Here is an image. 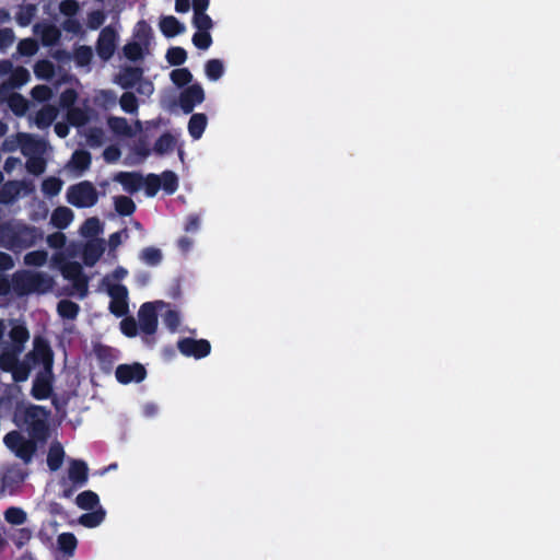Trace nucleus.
Here are the masks:
<instances>
[{
	"mask_svg": "<svg viewBox=\"0 0 560 560\" xmlns=\"http://www.w3.org/2000/svg\"><path fill=\"white\" fill-rule=\"evenodd\" d=\"M44 237L43 231L34 225L24 223H2L1 244L12 252H21L40 242Z\"/></svg>",
	"mask_w": 560,
	"mask_h": 560,
	"instance_id": "nucleus-1",
	"label": "nucleus"
},
{
	"mask_svg": "<svg viewBox=\"0 0 560 560\" xmlns=\"http://www.w3.org/2000/svg\"><path fill=\"white\" fill-rule=\"evenodd\" d=\"M54 284V279L40 271L21 270L12 276V289L19 296L48 293Z\"/></svg>",
	"mask_w": 560,
	"mask_h": 560,
	"instance_id": "nucleus-2",
	"label": "nucleus"
},
{
	"mask_svg": "<svg viewBox=\"0 0 560 560\" xmlns=\"http://www.w3.org/2000/svg\"><path fill=\"white\" fill-rule=\"evenodd\" d=\"M49 411L38 405H30L22 411L16 412V417H21L23 423L26 425L30 436L44 442L48 438L47 419Z\"/></svg>",
	"mask_w": 560,
	"mask_h": 560,
	"instance_id": "nucleus-3",
	"label": "nucleus"
},
{
	"mask_svg": "<svg viewBox=\"0 0 560 560\" xmlns=\"http://www.w3.org/2000/svg\"><path fill=\"white\" fill-rule=\"evenodd\" d=\"M33 438L26 439L19 431H11L5 434L3 442L5 446L14 453V455L22 459L24 464H30L37 451V442Z\"/></svg>",
	"mask_w": 560,
	"mask_h": 560,
	"instance_id": "nucleus-4",
	"label": "nucleus"
},
{
	"mask_svg": "<svg viewBox=\"0 0 560 560\" xmlns=\"http://www.w3.org/2000/svg\"><path fill=\"white\" fill-rule=\"evenodd\" d=\"M67 201L75 208H91L98 201V192L89 180L71 185L67 191Z\"/></svg>",
	"mask_w": 560,
	"mask_h": 560,
	"instance_id": "nucleus-5",
	"label": "nucleus"
},
{
	"mask_svg": "<svg viewBox=\"0 0 560 560\" xmlns=\"http://www.w3.org/2000/svg\"><path fill=\"white\" fill-rule=\"evenodd\" d=\"M139 328L145 335L142 339L149 346L153 347L155 338L153 335L158 329V313L154 303H143L138 312Z\"/></svg>",
	"mask_w": 560,
	"mask_h": 560,
	"instance_id": "nucleus-6",
	"label": "nucleus"
},
{
	"mask_svg": "<svg viewBox=\"0 0 560 560\" xmlns=\"http://www.w3.org/2000/svg\"><path fill=\"white\" fill-rule=\"evenodd\" d=\"M177 349L183 355L199 360L210 354L211 345L207 339L184 337L177 341Z\"/></svg>",
	"mask_w": 560,
	"mask_h": 560,
	"instance_id": "nucleus-7",
	"label": "nucleus"
},
{
	"mask_svg": "<svg viewBox=\"0 0 560 560\" xmlns=\"http://www.w3.org/2000/svg\"><path fill=\"white\" fill-rule=\"evenodd\" d=\"M107 293L110 296L109 311L116 317H122L129 312L128 289L124 284H108Z\"/></svg>",
	"mask_w": 560,
	"mask_h": 560,
	"instance_id": "nucleus-8",
	"label": "nucleus"
},
{
	"mask_svg": "<svg viewBox=\"0 0 560 560\" xmlns=\"http://www.w3.org/2000/svg\"><path fill=\"white\" fill-rule=\"evenodd\" d=\"M27 358H31L34 363H42L44 366L43 371L52 372L54 352L46 339L36 337L34 339V348L27 354Z\"/></svg>",
	"mask_w": 560,
	"mask_h": 560,
	"instance_id": "nucleus-9",
	"label": "nucleus"
},
{
	"mask_svg": "<svg viewBox=\"0 0 560 560\" xmlns=\"http://www.w3.org/2000/svg\"><path fill=\"white\" fill-rule=\"evenodd\" d=\"M205 101V91L199 83L188 85L184 89L178 98L179 107L184 114L192 113L195 106Z\"/></svg>",
	"mask_w": 560,
	"mask_h": 560,
	"instance_id": "nucleus-10",
	"label": "nucleus"
},
{
	"mask_svg": "<svg viewBox=\"0 0 560 560\" xmlns=\"http://www.w3.org/2000/svg\"><path fill=\"white\" fill-rule=\"evenodd\" d=\"M116 39L117 33L112 26H105L101 31L96 42V52L102 60L107 61L113 57L116 49Z\"/></svg>",
	"mask_w": 560,
	"mask_h": 560,
	"instance_id": "nucleus-11",
	"label": "nucleus"
},
{
	"mask_svg": "<svg viewBox=\"0 0 560 560\" xmlns=\"http://www.w3.org/2000/svg\"><path fill=\"white\" fill-rule=\"evenodd\" d=\"M116 380L124 385L129 383H140L147 377L145 368L138 362L132 364H119L115 371Z\"/></svg>",
	"mask_w": 560,
	"mask_h": 560,
	"instance_id": "nucleus-12",
	"label": "nucleus"
},
{
	"mask_svg": "<svg viewBox=\"0 0 560 560\" xmlns=\"http://www.w3.org/2000/svg\"><path fill=\"white\" fill-rule=\"evenodd\" d=\"M54 374L47 371H40L37 373L33 381L31 395L37 400H44L52 395L54 390Z\"/></svg>",
	"mask_w": 560,
	"mask_h": 560,
	"instance_id": "nucleus-13",
	"label": "nucleus"
},
{
	"mask_svg": "<svg viewBox=\"0 0 560 560\" xmlns=\"http://www.w3.org/2000/svg\"><path fill=\"white\" fill-rule=\"evenodd\" d=\"M65 279L72 281L78 291L86 293L88 278L83 273V268L78 261H68L61 268Z\"/></svg>",
	"mask_w": 560,
	"mask_h": 560,
	"instance_id": "nucleus-14",
	"label": "nucleus"
},
{
	"mask_svg": "<svg viewBox=\"0 0 560 560\" xmlns=\"http://www.w3.org/2000/svg\"><path fill=\"white\" fill-rule=\"evenodd\" d=\"M68 477L74 487L85 486L89 478V467L84 460L72 459L68 469Z\"/></svg>",
	"mask_w": 560,
	"mask_h": 560,
	"instance_id": "nucleus-15",
	"label": "nucleus"
},
{
	"mask_svg": "<svg viewBox=\"0 0 560 560\" xmlns=\"http://www.w3.org/2000/svg\"><path fill=\"white\" fill-rule=\"evenodd\" d=\"M18 140L21 145V151L24 155H40L45 151V141L36 139L32 135L19 133Z\"/></svg>",
	"mask_w": 560,
	"mask_h": 560,
	"instance_id": "nucleus-16",
	"label": "nucleus"
},
{
	"mask_svg": "<svg viewBox=\"0 0 560 560\" xmlns=\"http://www.w3.org/2000/svg\"><path fill=\"white\" fill-rule=\"evenodd\" d=\"M114 180L121 184L129 194L137 192L143 185V176L137 172H119L115 175Z\"/></svg>",
	"mask_w": 560,
	"mask_h": 560,
	"instance_id": "nucleus-17",
	"label": "nucleus"
},
{
	"mask_svg": "<svg viewBox=\"0 0 560 560\" xmlns=\"http://www.w3.org/2000/svg\"><path fill=\"white\" fill-rule=\"evenodd\" d=\"M160 30L166 38H173L185 32V25L174 15H165L160 19Z\"/></svg>",
	"mask_w": 560,
	"mask_h": 560,
	"instance_id": "nucleus-18",
	"label": "nucleus"
},
{
	"mask_svg": "<svg viewBox=\"0 0 560 560\" xmlns=\"http://www.w3.org/2000/svg\"><path fill=\"white\" fill-rule=\"evenodd\" d=\"M94 354L98 361L100 368L105 372H110L116 360L114 349L109 346L98 343L94 346Z\"/></svg>",
	"mask_w": 560,
	"mask_h": 560,
	"instance_id": "nucleus-19",
	"label": "nucleus"
},
{
	"mask_svg": "<svg viewBox=\"0 0 560 560\" xmlns=\"http://www.w3.org/2000/svg\"><path fill=\"white\" fill-rule=\"evenodd\" d=\"M105 250L102 240L89 242L83 248V262L88 267H93L102 257Z\"/></svg>",
	"mask_w": 560,
	"mask_h": 560,
	"instance_id": "nucleus-20",
	"label": "nucleus"
},
{
	"mask_svg": "<svg viewBox=\"0 0 560 560\" xmlns=\"http://www.w3.org/2000/svg\"><path fill=\"white\" fill-rule=\"evenodd\" d=\"M23 184L19 180H9L0 187V203L11 205L21 194Z\"/></svg>",
	"mask_w": 560,
	"mask_h": 560,
	"instance_id": "nucleus-21",
	"label": "nucleus"
},
{
	"mask_svg": "<svg viewBox=\"0 0 560 560\" xmlns=\"http://www.w3.org/2000/svg\"><path fill=\"white\" fill-rule=\"evenodd\" d=\"M9 337L12 342V349L22 352L24 345L30 339V331L24 324H16L9 331Z\"/></svg>",
	"mask_w": 560,
	"mask_h": 560,
	"instance_id": "nucleus-22",
	"label": "nucleus"
},
{
	"mask_svg": "<svg viewBox=\"0 0 560 560\" xmlns=\"http://www.w3.org/2000/svg\"><path fill=\"white\" fill-rule=\"evenodd\" d=\"M209 5H194L192 25L197 31L209 32L213 27L212 19L206 13Z\"/></svg>",
	"mask_w": 560,
	"mask_h": 560,
	"instance_id": "nucleus-23",
	"label": "nucleus"
},
{
	"mask_svg": "<svg viewBox=\"0 0 560 560\" xmlns=\"http://www.w3.org/2000/svg\"><path fill=\"white\" fill-rule=\"evenodd\" d=\"M143 71L139 67H127L122 70L118 78V83L122 89H132L141 81Z\"/></svg>",
	"mask_w": 560,
	"mask_h": 560,
	"instance_id": "nucleus-24",
	"label": "nucleus"
},
{
	"mask_svg": "<svg viewBox=\"0 0 560 560\" xmlns=\"http://www.w3.org/2000/svg\"><path fill=\"white\" fill-rule=\"evenodd\" d=\"M73 211L68 207H57L50 218V222L59 230L67 229L73 220Z\"/></svg>",
	"mask_w": 560,
	"mask_h": 560,
	"instance_id": "nucleus-25",
	"label": "nucleus"
},
{
	"mask_svg": "<svg viewBox=\"0 0 560 560\" xmlns=\"http://www.w3.org/2000/svg\"><path fill=\"white\" fill-rule=\"evenodd\" d=\"M57 547L65 557L70 558L77 550L78 539L73 533H61L57 537Z\"/></svg>",
	"mask_w": 560,
	"mask_h": 560,
	"instance_id": "nucleus-26",
	"label": "nucleus"
},
{
	"mask_svg": "<svg viewBox=\"0 0 560 560\" xmlns=\"http://www.w3.org/2000/svg\"><path fill=\"white\" fill-rule=\"evenodd\" d=\"M208 124V118L206 114L196 113L190 116L188 121V132L190 137L195 140H198L203 135L206 127Z\"/></svg>",
	"mask_w": 560,
	"mask_h": 560,
	"instance_id": "nucleus-27",
	"label": "nucleus"
},
{
	"mask_svg": "<svg viewBox=\"0 0 560 560\" xmlns=\"http://www.w3.org/2000/svg\"><path fill=\"white\" fill-rule=\"evenodd\" d=\"M133 37L136 38L135 42L140 43L148 50L153 37L150 24L144 20L139 21L135 26Z\"/></svg>",
	"mask_w": 560,
	"mask_h": 560,
	"instance_id": "nucleus-28",
	"label": "nucleus"
},
{
	"mask_svg": "<svg viewBox=\"0 0 560 560\" xmlns=\"http://www.w3.org/2000/svg\"><path fill=\"white\" fill-rule=\"evenodd\" d=\"M92 163V155L86 150H75L71 156V166L79 174L88 171Z\"/></svg>",
	"mask_w": 560,
	"mask_h": 560,
	"instance_id": "nucleus-29",
	"label": "nucleus"
},
{
	"mask_svg": "<svg viewBox=\"0 0 560 560\" xmlns=\"http://www.w3.org/2000/svg\"><path fill=\"white\" fill-rule=\"evenodd\" d=\"M58 110L51 105L40 108L35 115V124L38 128H48L57 118Z\"/></svg>",
	"mask_w": 560,
	"mask_h": 560,
	"instance_id": "nucleus-30",
	"label": "nucleus"
},
{
	"mask_svg": "<svg viewBox=\"0 0 560 560\" xmlns=\"http://www.w3.org/2000/svg\"><path fill=\"white\" fill-rule=\"evenodd\" d=\"M109 129L117 136L131 137L133 131L128 120L124 117L112 116L107 119Z\"/></svg>",
	"mask_w": 560,
	"mask_h": 560,
	"instance_id": "nucleus-31",
	"label": "nucleus"
},
{
	"mask_svg": "<svg viewBox=\"0 0 560 560\" xmlns=\"http://www.w3.org/2000/svg\"><path fill=\"white\" fill-rule=\"evenodd\" d=\"M65 451L60 443H54L47 454V465L51 471L58 470L63 462Z\"/></svg>",
	"mask_w": 560,
	"mask_h": 560,
	"instance_id": "nucleus-32",
	"label": "nucleus"
},
{
	"mask_svg": "<svg viewBox=\"0 0 560 560\" xmlns=\"http://www.w3.org/2000/svg\"><path fill=\"white\" fill-rule=\"evenodd\" d=\"M36 12V4H22L20 5L19 11L15 14V21L22 27L28 26L32 23L33 19L35 18Z\"/></svg>",
	"mask_w": 560,
	"mask_h": 560,
	"instance_id": "nucleus-33",
	"label": "nucleus"
},
{
	"mask_svg": "<svg viewBox=\"0 0 560 560\" xmlns=\"http://www.w3.org/2000/svg\"><path fill=\"white\" fill-rule=\"evenodd\" d=\"M31 79L28 70L22 66L15 67L9 77L8 84L12 89H20Z\"/></svg>",
	"mask_w": 560,
	"mask_h": 560,
	"instance_id": "nucleus-34",
	"label": "nucleus"
},
{
	"mask_svg": "<svg viewBox=\"0 0 560 560\" xmlns=\"http://www.w3.org/2000/svg\"><path fill=\"white\" fill-rule=\"evenodd\" d=\"M175 143V138L170 132H164L156 139L153 151L159 155L170 153L174 150Z\"/></svg>",
	"mask_w": 560,
	"mask_h": 560,
	"instance_id": "nucleus-35",
	"label": "nucleus"
},
{
	"mask_svg": "<svg viewBox=\"0 0 560 560\" xmlns=\"http://www.w3.org/2000/svg\"><path fill=\"white\" fill-rule=\"evenodd\" d=\"M57 312L62 318L74 319L80 312V306L75 302L65 299L58 302Z\"/></svg>",
	"mask_w": 560,
	"mask_h": 560,
	"instance_id": "nucleus-36",
	"label": "nucleus"
},
{
	"mask_svg": "<svg viewBox=\"0 0 560 560\" xmlns=\"http://www.w3.org/2000/svg\"><path fill=\"white\" fill-rule=\"evenodd\" d=\"M34 73L39 80H50L55 75V66L48 59H42L34 65Z\"/></svg>",
	"mask_w": 560,
	"mask_h": 560,
	"instance_id": "nucleus-37",
	"label": "nucleus"
},
{
	"mask_svg": "<svg viewBox=\"0 0 560 560\" xmlns=\"http://www.w3.org/2000/svg\"><path fill=\"white\" fill-rule=\"evenodd\" d=\"M115 210L122 217H129L136 211V203L130 197L117 196L114 198Z\"/></svg>",
	"mask_w": 560,
	"mask_h": 560,
	"instance_id": "nucleus-38",
	"label": "nucleus"
},
{
	"mask_svg": "<svg viewBox=\"0 0 560 560\" xmlns=\"http://www.w3.org/2000/svg\"><path fill=\"white\" fill-rule=\"evenodd\" d=\"M75 503L82 510H93L98 505L100 499L94 491L86 490L78 494Z\"/></svg>",
	"mask_w": 560,
	"mask_h": 560,
	"instance_id": "nucleus-39",
	"label": "nucleus"
},
{
	"mask_svg": "<svg viewBox=\"0 0 560 560\" xmlns=\"http://www.w3.org/2000/svg\"><path fill=\"white\" fill-rule=\"evenodd\" d=\"M105 518V511L100 508L98 510L84 513L80 516L79 522L81 525L88 528H94L98 526Z\"/></svg>",
	"mask_w": 560,
	"mask_h": 560,
	"instance_id": "nucleus-40",
	"label": "nucleus"
},
{
	"mask_svg": "<svg viewBox=\"0 0 560 560\" xmlns=\"http://www.w3.org/2000/svg\"><path fill=\"white\" fill-rule=\"evenodd\" d=\"M21 352H18L14 349L11 350H4L0 353V369L3 372L10 373L14 368L16 366L19 360V354Z\"/></svg>",
	"mask_w": 560,
	"mask_h": 560,
	"instance_id": "nucleus-41",
	"label": "nucleus"
},
{
	"mask_svg": "<svg viewBox=\"0 0 560 560\" xmlns=\"http://www.w3.org/2000/svg\"><path fill=\"white\" fill-rule=\"evenodd\" d=\"M161 188L167 195H173L178 189V177L173 171H164L161 176Z\"/></svg>",
	"mask_w": 560,
	"mask_h": 560,
	"instance_id": "nucleus-42",
	"label": "nucleus"
},
{
	"mask_svg": "<svg viewBox=\"0 0 560 560\" xmlns=\"http://www.w3.org/2000/svg\"><path fill=\"white\" fill-rule=\"evenodd\" d=\"M102 231L103 226L100 219L96 217L88 218L80 229V232L84 237H95L102 233Z\"/></svg>",
	"mask_w": 560,
	"mask_h": 560,
	"instance_id": "nucleus-43",
	"label": "nucleus"
},
{
	"mask_svg": "<svg viewBox=\"0 0 560 560\" xmlns=\"http://www.w3.org/2000/svg\"><path fill=\"white\" fill-rule=\"evenodd\" d=\"M165 58L171 66L179 67L187 60V51L180 46L170 47Z\"/></svg>",
	"mask_w": 560,
	"mask_h": 560,
	"instance_id": "nucleus-44",
	"label": "nucleus"
},
{
	"mask_svg": "<svg viewBox=\"0 0 560 560\" xmlns=\"http://www.w3.org/2000/svg\"><path fill=\"white\" fill-rule=\"evenodd\" d=\"M4 520L11 525H22L27 520L26 512L18 506H10L4 511Z\"/></svg>",
	"mask_w": 560,
	"mask_h": 560,
	"instance_id": "nucleus-45",
	"label": "nucleus"
},
{
	"mask_svg": "<svg viewBox=\"0 0 560 560\" xmlns=\"http://www.w3.org/2000/svg\"><path fill=\"white\" fill-rule=\"evenodd\" d=\"M206 75L211 81L219 80L224 73V66L220 59H210L205 65Z\"/></svg>",
	"mask_w": 560,
	"mask_h": 560,
	"instance_id": "nucleus-46",
	"label": "nucleus"
},
{
	"mask_svg": "<svg viewBox=\"0 0 560 560\" xmlns=\"http://www.w3.org/2000/svg\"><path fill=\"white\" fill-rule=\"evenodd\" d=\"M170 78L178 88H184L192 81V74L188 68H177L172 70Z\"/></svg>",
	"mask_w": 560,
	"mask_h": 560,
	"instance_id": "nucleus-47",
	"label": "nucleus"
},
{
	"mask_svg": "<svg viewBox=\"0 0 560 560\" xmlns=\"http://www.w3.org/2000/svg\"><path fill=\"white\" fill-rule=\"evenodd\" d=\"M8 105L16 116H23L28 107L26 98L19 93H13L9 97Z\"/></svg>",
	"mask_w": 560,
	"mask_h": 560,
	"instance_id": "nucleus-48",
	"label": "nucleus"
},
{
	"mask_svg": "<svg viewBox=\"0 0 560 560\" xmlns=\"http://www.w3.org/2000/svg\"><path fill=\"white\" fill-rule=\"evenodd\" d=\"M25 167L32 175H42L46 170V160L42 156V154L31 155L25 163Z\"/></svg>",
	"mask_w": 560,
	"mask_h": 560,
	"instance_id": "nucleus-49",
	"label": "nucleus"
},
{
	"mask_svg": "<svg viewBox=\"0 0 560 560\" xmlns=\"http://www.w3.org/2000/svg\"><path fill=\"white\" fill-rule=\"evenodd\" d=\"M124 55L130 61H138L144 56V46L137 42L127 43L124 48Z\"/></svg>",
	"mask_w": 560,
	"mask_h": 560,
	"instance_id": "nucleus-50",
	"label": "nucleus"
},
{
	"mask_svg": "<svg viewBox=\"0 0 560 560\" xmlns=\"http://www.w3.org/2000/svg\"><path fill=\"white\" fill-rule=\"evenodd\" d=\"M144 192L148 197H154L159 190L161 189V178L156 174H148L145 177H143V185Z\"/></svg>",
	"mask_w": 560,
	"mask_h": 560,
	"instance_id": "nucleus-51",
	"label": "nucleus"
},
{
	"mask_svg": "<svg viewBox=\"0 0 560 560\" xmlns=\"http://www.w3.org/2000/svg\"><path fill=\"white\" fill-rule=\"evenodd\" d=\"M61 188L62 180L55 176L47 177L42 183V191L48 197L57 196Z\"/></svg>",
	"mask_w": 560,
	"mask_h": 560,
	"instance_id": "nucleus-52",
	"label": "nucleus"
},
{
	"mask_svg": "<svg viewBox=\"0 0 560 560\" xmlns=\"http://www.w3.org/2000/svg\"><path fill=\"white\" fill-rule=\"evenodd\" d=\"M74 61L80 67L89 66L93 58V51L90 46L82 45L75 48L73 54Z\"/></svg>",
	"mask_w": 560,
	"mask_h": 560,
	"instance_id": "nucleus-53",
	"label": "nucleus"
},
{
	"mask_svg": "<svg viewBox=\"0 0 560 560\" xmlns=\"http://www.w3.org/2000/svg\"><path fill=\"white\" fill-rule=\"evenodd\" d=\"M120 107L128 114H136L138 112V98L132 92H125L119 100Z\"/></svg>",
	"mask_w": 560,
	"mask_h": 560,
	"instance_id": "nucleus-54",
	"label": "nucleus"
},
{
	"mask_svg": "<svg viewBox=\"0 0 560 560\" xmlns=\"http://www.w3.org/2000/svg\"><path fill=\"white\" fill-rule=\"evenodd\" d=\"M61 33L55 25H45L42 31V43L45 46H51L58 43Z\"/></svg>",
	"mask_w": 560,
	"mask_h": 560,
	"instance_id": "nucleus-55",
	"label": "nucleus"
},
{
	"mask_svg": "<svg viewBox=\"0 0 560 560\" xmlns=\"http://www.w3.org/2000/svg\"><path fill=\"white\" fill-rule=\"evenodd\" d=\"M140 258L149 266H156L162 261V253L155 247H145L141 250Z\"/></svg>",
	"mask_w": 560,
	"mask_h": 560,
	"instance_id": "nucleus-56",
	"label": "nucleus"
},
{
	"mask_svg": "<svg viewBox=\"0 0 560 560\" xmlns=\"http://www.w3.org/2000/svg\"><path fill=\"white\" fill-rule=\"evenodd\" d=\"M48 254L45 250H33L24 256V264L26 266L42 267L46 264Z\"/></svg>",
	"mask_w": 560,
	"mask_h": 560,
	"instance_id": "nucleus-57",
	"label": "nucleus"
},
{
	"mask_svg": "<svg viewBox=\"0 0 560 560\" xmlns=\"http://www.w3.org/2000/svg\"><path fill=\"white\" fill-rule=\"evenodd\" d=\"M31 365L26 361H19L14 370L10 373L12 374V378L15 383L25 382L31 373Z\"/></svg>",
	"mask_w": 560,
	"mask_h": 560,
	"instance_id": "nucleus-58",
	"label": "nucleus"
},
{
	"mask_svg": "<svg viewBox=\"0 0 560 560\" xmlns=\"http://www.w3.org/2000/svg\"><path fill=\"white\" fill-rule=\"evenodd\" d=\"M38 50V43L34 38L21 39L18 44V52L21 56L31 57Z\"/></svg>",
	"mask_w": 560,
	"mask_h": 560,
	"instance_id": "nucleus-59",
	"label": "nucleus"
},
{
	"mask_svg": "<svg viewBox=\"0 0 560 560\" xmlns=\"http://www.w3.org/2000/svg\"><path fill=\"white\" fill-rule=\"evenodd\" d=\"M78 100V93L74 89L68 88L63 90L59 96V105L63 109L75 107L74 104Z\"/></svg>",
	"mask_w": 560,
	"mask_h": 560,
	"instance_id": "nucleus-60",
	"label": "nucleus"
},
{
	"mask_svg": "<svg viewBox=\"0 0 560 560\" xmlns=\"http://www.w3.org/2000/svg\"><path fill=\"white\" fill-rule=\"evenodd\" d=\"M67 120L72 126H82L88 121V116L80 107H72L67 110Z\"/></svg>",
	"mask_w": 560,
	"mask_h": 560,
	"instance_id": "nucleus-61",
	"label": "nucleus"
},
{
	"mask_svg": "<svg viewBox=\"0 0 560 560\" xmlns=\"http://www.w3.org/2000/svg\"><path fill=\"white\" fill-rule=\"evenodd\" d=\"M120 330L125 336L132 338L138 335V331L140 330V328H139V324L136 322V319L133 317L129 316V317H125L120 322Z\"/></svg>",
	"mask_w": 560,
	"mask_h": 560,
	"instance_id": "nucleus-62",
	"label": "nucleus"
},
{
	"mask_svg": "<svg viewBox=\"0 0 560 560\" xmlns=\"http://www.w3.org/2000/svg\"><path fill=\"white\" fill-rule=\"evenodd\" d=\"M192 44L201 50L208 49L212 45V36L210 32L197 31L192 35Z\"/></svg>",
	"mask_w": 560,
	"mask_h": 560,
	"instance_id": "nucleus-63",
	"label": "nucleus"
},
{
	"mask_svg": "<svg viewBox=\"0 0 560 560\" xmlns=\"http://www.w3.org/2000/svg\"><path fill=\"white\" fill-rule=\"evenodd\" d=\"M106 13L102 10H94L88 14V27L90 30H98L106 21Z\"/></svg>",
	"mask_w": 560,
	"mask_h": 560,
	"instance_id": "nucleus-64",
	"label": "nucleus"
}]
</instances>
